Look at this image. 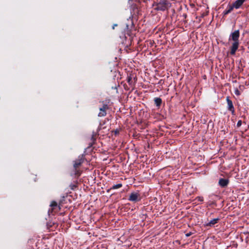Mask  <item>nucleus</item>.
<instances>
[{"label": "nucleus", "mask_w": 249, "mask_h": 249, "mask_svg": "<svg viewBox=\"0 0 249 249\" xmlns=\"http://www.w3.org/2000/svg\"><path fill=\"white\" fill-rule=\"evenodd\" d=\"M240 32L239 30H235L231 33L229 37V41H232L233 42L231 47L230 53L234 55L237 50L239 45Z\"/></svg>", "instance_id": "f257e3e1"}, {"label": "nucleus", "mask_w": 249, "mask_h": 249, "mask_svg": "<svg viewBox=\"0 0 249 249\" xmlns=\"http://www.w3.org/2000/svg\"><path fill=\"white\" fill-rule=\"evenodd\" d=\"M84 156H79L77 159H76L73 164V168L74 169V175L75 176H79L80 175V172L77 169V168L80 166L81 164L84 162Z\"/></svg>", "instance_id": "f03ea898"}, {"label": "nucleus", "mask_w": 249, "mask_h": 249, "mask_svg": "<svg viewBox=\"0 0 249 249\" xmlns=\"http://www.w3.org/2000/svg\"><path fill=\"white\" fill-rule=\"evenodd\" d=\"M108 109V106L107 104H104L102 107L99 108V112L98 116L100 117H104L107 114V110Z\"/></svg>", "instance_id": "7ed1b4c3"}, {"label": "nucleus", "mask_w": 249, "mask_h": 249, "mask_svg": "<svg viewBox=\"0 0 249 249\" xmlns=\"http://www.w3.org/2000/svg\"><path fill=\"white\" fill-rule=\"evenodd\" d=\"M168 7V3L166 1H164L158 4L157 9L158 10L164 11Z\"/></svg>", "instance_id": "20e7f679"}, {"label": "nucleus", "mask_w": 249, "mask_h": 249, "mask_svg": "<svg viewBox=\"0 0 249 249\" xmlns=\"http://www.w3.org/2000/svg\"><path fill=\"white\" fill-rule=\"evenodd\" d=\"M140 195L138 193H132L128 198V200L131 201L137 202L140 200Z\"/></svg>", "instance_id": "39448f33"}, {"label": "nucleus", "mask_w": 249, "mask_h": 249, "mask_svg": "<svg viewBox=\"0 0 249 249\" xmlns=\"http://www.w3.org/2000/svg\"><path fill=\"white\" fill-rule=\"evenodd\" d=\"M51 208L48 210V214L51 215L53 213L54 209L57 207V204L55 201H52L50 204Z\"/></svg>", "instance_id": "423d86ee"}, {"label": "nucleus", "mask_w": 249, "mask_h": 249, "mask_svg": "<svg viewBox=\"0 0 249 249\" xmlns=\"http://www.w3.org/2000/svg\"><path fill=\"white\" fill-rule=\"evenodd\" d=\"M229 182V179L222 178L219 180L218 184L221 187H225L228 185Z\"/></svg>", "instance_id": "0eeeda50"}, {"label": "nucleus", "mask_w": 249, "mask_h": 249, "mask_svg": "<svg viewBox=\"0 0 249 249\" xmlns=\"http://www.w3.org/2000/svg\"><path fill=\"white\" fill-rule=\"evenodd\" d=\"M227 101L228 104V110L231 111L232 114L234 113V109L232 104V102L231 100L229 99L228 97H227Z\"/></svg>", "instance_id": "6e6552de"}, {"label": "nucleus", "mask_w": 249, "mask_h": 249, "mask_svg": "<svg viewBox=\"0 0 249 249\" xmlns=\"http://www.w3.org/2000/svg\"><path fill=\"white\" fill-rule=\"evenodd\" d=\"M246 0H236L233 4V7L235 9L239 8Z\"/></svg>", "instance_id": "1a4fd4ad"}, {"label": "nucleus", "mask_w": 249, "mask_h": 249, "mask_svg": "<svg viewBox=\"0 0 249 249\" xmlns=\"http://www.w3.org/2000/svg\"><path fill=\"white\" fill-rule=\"evenodd\" d=\"M219 220V218H214L211 220L208 223L206 224V225L207 226L212 227L215 224H216Z\"/></svg>", "instance_id": "9d476101"}, {"label": "nucleus", "mask_w": 249, "mask_h": 249, "mask_svg": "<svg viewBox=\"0 0 249 249\" xmlns=\"http://www.w3.org/2000/svg\"><path fill=\"white\" fill-rule=\"evenodd\" d=\"M154 102L157 106L159 107L161 104V99L160 98H156L154 99Z\"/></svg>", "instance_id": "9b49d317"}, {"label": "nucleus", "mask_w": 249, "mask_h": 249, "mask_svg": "<svg viewBox=\"0 0 249 249\" xmlns=\"http://www.w3.org/2000/svg\"><path fill=\"white\" fill-rule=\"evenodd\" d=\"M122 186V184L121 183H119V184H117L113 185L112 187L111 188V189H117L121 188Z\"/></svg>", "instance_id": "f8f14e48"}, {"label": "nucleus", "mask_w": 249, "mask_h": 249, "mask_svg": "<svg viewBox=\"0 0 249 249\" xmlns=\"http://www.w3.org/2000/svg\"><path fill=\"white\" fill-rule=\"evenodd\" d=\"M234 8V7H233L232 5H231L229 7V9L228 10H225L224 11V14L225 15H226V14H229V13H230L232 10Z\"/></svg>", "instance_id": "ddd939ff"}, {"label": "nucleus", "mask_w": 249, "mask_h": 249, "mask_svg": "<svg viewBox=\"0 0 249 249\" xmlns=\"http://www.w3.org/2000/svg\"><path fill=\"white\" fill-rule=\"evenodd\" d=\"M127 82L129 83V85H131L132 84V78L130 76H129V77H127Z\"/></svg>", "instance_id": "4468645a"}, {"label": "nucleus", "mask_w": 249, "mask_h": 249, "mask_svg": "<svg viewBox=\"0 0 249 249\" xmlns=\"http://www.w3.org/2000/svg\"><path fill=\"white\" fill-rule=\"evenodd\" d=\"M234 94L237 96H239L240 95V92L237 89H236L234 90Z\"/></svg>", "instance_id": "2eb2a0df"}, {"label": "nucleus", "mask_w": 249, "mask_h": 249, "mask_svg": "<svg viewBox=\"0 0 249 249\" xmlns=\"http://www.w3.org/2000/svg\"><path fill=\"white\" fill-rule=\"evenodd\" d=\"M242 122L241 120H239L237 123V126L238 127H239L240 126H241L242 125Z\"/></svg>", "instance_id": "dca6fc26"}, {"label": "nucleus", "mask_w": 249, "mask_h": 249, "mask_svg": "<svg viewBox=\"0 0 249 249\" xmlns=\"http://www.w3.org/2000/svg\"><path fill=\"white\" fill-rule=\"evenodd\" d=\"M196 199L200 202H202L203 201V198L202 196H197Z\"/></svg>", "instance_id": "f3484780"}, {"label": "nucleus", "mask_w": 249, "mask_h": 249, "mask_svg": "<svg viewBox=\"0 0 249 249\" xmlns=\"http://www.w3.org/2000/svg\"><path fill=\"white\" fill-rule=\"evenodd\" d=\"M191 235H192V232H190L187 233L186 234V237H189V236H190Z\"/></svg>", "instance_id": "a211bd4d"}, {"label": "nucleus", "mask_w": 249, "mask_h": 249, "mask_svg": "<svg viewBox=\"0 0 249 249\" xmlns=\"http://www.w3.org/2000/svg\"><path fill=\"white\" fill-rule=\"evenodd\" d=\"M117 26V24H114V25H113V27H112V29H114V28H115V26Z\"/></svg>", "instance_id": "6ab92c4d"}]
</instances>
